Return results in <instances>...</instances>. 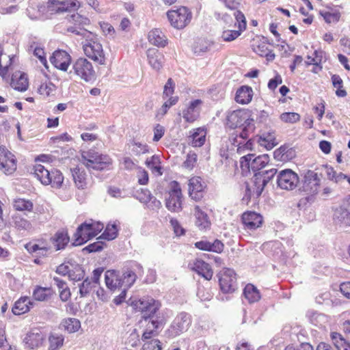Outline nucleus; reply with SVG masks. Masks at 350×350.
<instances>
[{"label": "nucleus", "instance_id": "16", "mask_svg": "<svg viewBox=\"0 0 350 350\" xmlns=\"http://www.w3.org/2000/svg\"><path fill=\"white\" fill-rule=\"evenodd\" d=\"M131 269H127L122 275H120V282L122 288L129 289L135 282L137 274L142 275L143 274L142 266L137 263L133 262Z\"/></svg>", "mask_w": 350, "mask_h": 350}, {"label": "nucleus", "instance_id": "5", "mask_svg": "<svg viewBox=\"0 0 350 350\" xmlns=\"http://www.w3.org/2000/svg\"><path fill=\"white\" fill-rule=\"evenodd\" d=\"M103 224L92 219L85 221L81 224L75 234V243L81 245L92 238L96 237L103 229Z\"/></svg>", "mask_w": 350, "mask_h": 350}, {"label": "nucleus", "instance_id": "28", "mask_svg": "<svg viewBox=\"0 0 350 350\" xmlns=\"http://www.w3.org/2000/svg\"><path fill=\"white\" fill-rule=\"evenodd\" d=\"M10 85L18 91L24 92L27 90L29 86L27 75L21 71H16L12 76Z\"/></svg>", "mask_w": 350, "mask_h": 350}, {"label": "nucleus", "instance_id": "6", "mask_svg": "<svg viewBox=\"0 0 350 350\" xmlns=\"http://www.w3.org/2000/svg\"><path fill=\"white\" fill-rule=\"evenodd\" d=\"M167 16L171 25L178 29H183L188 25L192 18L191 12L185 6L169 10L167 12Z\"/></svg>", "mask_w": 350, "mask_h": 350}, {"label": "nucleus", "instance_id": "50", "mask_svg": "<svg viewBox=\"0 0 350 350\" xmlns=\"http://www.w3.org/2000/svg\"><path fill=\"white\" fill-rule=\"evenodd\" d=\"M56 86L51 81L42 83L38 88V92L43 96L48 97L55 95Z\"/></svg>", "mask_w": 350, "mask_h": 350}, {"label": "nucleus", "instance_id": "61", "mask_svg": "<svg viewBox=\"0 0 350 350\" xmlns=\"http://www.w3.org/2000/svg\"><path fill=\"white\" fill-rule=\"evenodd\" d=\"M68 277L71 280L79 281L84 277V271L82 268L77 266L73 270H70Z\"/></svg>", "mask_w": 350, "mask_h": 350}, {"label": "nucleus", "instance_id": "55", "mask_svg": "<svg viewBox=\"0 0 350 350\" xmlns=\"http://www.w3.org/2000/svg\"><path fill=\"white\" fill-rule=\"evenodd\" d=\"M178 100V96H171L162 105L160 108L158 115H161L163 116L167 112V110L173 105H176Z\"/></svg>", "mask_w": 350, "mask_h": 350}, {"label": "nucleus", "instance_id": "9", "mask_svg": "<svg viewBox=\"0 0 350 350\" xmlns=\"http://www.w3.org/2000/svg\"><path fill=\"white\" fill-rule=\"evenodd\" d=\"M233 15L238 23V25H237V23H235L234 27H224L221 38L226 42H231L235 40L246 28V21L243 14L240 11H237L234 12Z\"/></svg>", "mask_w": 350, "mask_h": 350}, {"label": "nucleus", "instance_id": "34", "mask_svg": "<svg viewBox=\"0 0 350 350\" xmlns=\"http://www.w3.org/2000/svg\"><path fill=\"white\" fill-rule=\"evenodd\" d=\"M12 206L15 211L24 213L25 215L33 212V203L29 199L16 198L12 201Z\"/></svg>", "mask_w": 350, "mask_h": 350}, {"label": "nucleus", "instance_id": "51", "mask_svg": "<svg viewBox=\"0 0 350 350\" xmlns=\"http://www.w3.org/2000/svg\"><path fill=\"white\" fill-rule=\"evenodd\" d=\"M332 82L333 86L336 88V94L338 97H345L347 95V92L342 89L343 81L340 77L338 75H333L332 76Z\"/></svg>", "mask_w": 350, "mask_h": 350}, {"label": "nucleus", "instance_id": "29", "mask_svg": "<svg viewBox=\"0 0 350 350\" xmlns=\"http://www.w3.org/2000/svg\"><path fill=\"white\" fill-rule=\"evenodd\" d=\"M257 142L260 146L265 147L267 150L272 149L278 144L275 132L273 131L262 132L258 137Z\"/></svg>", "mask_w": 350, "mask_h": 350}, {"label": "nucleus", "instance_id": "58", "mask_svg": "<svg viewBox=\"0 0 350 350\" xmlns=\"http://www.w3.org/2000/svg\"><path fill=\"white\" fill-rule=\"evenodd\" d=\"M312 322L319 327H325L328 322V317L321 313H315L312 317Z\"/></svg>", "mask_w": 350, "mask_h": 350}, {"label": "nucleus", "instance_id": "48", "mask_svg": "<svg viewBox=\"0 0 350 350\" xmlns=\"http://www.w3.org/2000/svg\"><path fill=\"white\" fill-rule=\"evenodd\" d=\"M64 341V336L61 334L53 333L49 337V346L48 350H58L60 349Z\"/></svg>", "mask_w": 350, "mask_h": 350}, {"label": "nucleus", "instance_id": "40", "mask_svg": "<svg viewBox=\"0 0 350 350\" xmlns=\"http://www.w3.org/2000/svg\"><path fill=\"white\" fill-rule=\"evenodd\" d=\"M191 135L189 136L190 144L193 147H201L206 140V130L203 128H197L190 131Z\"/></svg>", "mask_w": 350, "mask_h": 350}, {"label": "nucleus", "instance_id": "44", "mask_svg": "<svg viewBox=\"0 0 350 350\" xmlns=\"http://www.w3.org/2000/svg\"><path fill=\"white\" fill-rule=\"evenodd\" d=\"M13 224L18 230L30 231L32 228V224L30 221L16 214L12 216Z\"/></svg>", "mask_w": 350, "mask_h": 350}, {"label": "nucleus", "instance_id": "26", "mask_svg": "<svg viewBox=\"0 0 350 350\" xmlns=\"http://www.w3.org/2000/svg\"><path fill=\"white\" fill-rule=\"evenodd\" d=\"M190 323L191 321L188 314L180 313L175 318L172 325V332L175 335H179L188 329Z\"/></svg>", "mask_w": 350, "mask_h": 350}, {"label": "nucleus", "instance_id": "1", "mask_svg": "<svg viewBox=\"0 0 350 350\" xmlns=\"http://www.w3.org/2000/svg\"><path fill=\"white\" fill-rule=\"evenodd\" d=\"M226 124L231 129H239L235 133L239 134L241 139H247L250 133L254 129V121L249 111L239 109L229 112L226 118Z\"/></svg>", "mask_w": 350, "mask_h": 350}, {"label": "nucleus", "instance_id": "10", "mask_svg": "<svg viewBox=\"0 0 350 350\" xmlns=\"http://www.w3.org/2000/svg\"><path fill=\"white\" fill-rule=\"evenodd\" d=\"M131 305L135 310L142 312L144 314L143 317H150L159 308L160 304L151 297H143L137 300L132 301Z\"/></svg>", "mask_w": 350, "mask_h": 350}, {"label": "nucleus", "instance_id": "3", "mask_svg": "<svg viewBox=\"0 0 350 350\" xmlns=\"http://www.w3.org/2000/svg\"><path fill=\"white\" fill-rule=\"evenodd\" d=\"M34 174L44 185H51L53 189H60L63 185L64 176L58 170H49L44 165L37 164L34 166Z\"/></svg>", "mask_w": 350, "mask_h": 350}, {"label": "nucleus", "instance_id": "60", "mask_svg": "<svg viewBox=\"0 0 350 350\" xmlns=\"http://www.w3.org/2000/svg\"><path fill=\"white\" fill-rule=\"evenodd\" d=\"M193 50L195 54L201 55L208 50V46L206 42L200 40L195 44Z\"/></svg>", "mask_w": 350, "mask_h": 350}, {"label": "nucleus", "instance_id": "12", "mask_svg": "<svg viewBox=\"0 0 350 350\" xmlns=\"http://www.w3.org/2000/svg\"><path fill=\"white\" fill-rule=\"evenodd\" d=\"M85 55L100 65L105 64V56L102 44L98 41H87L83 46Z\"/></svg>", "mask_w": 350, "mask_h": 350}, {"label": "nucleus", "instance_id": "32", "mask_svg": "<svg viewBox=\"0 0 350 350\" xmlns=\"http://www.w3.org/2000/svg\"><path fill=\"white\" fill-rule=\"evenodd\" d=\"M232 135H235L232 139V145L237 148V152L239 154H245L247 152L253 149V142L251 139L245 141L247 139L242 140L239 137V134L234 133Z\"/></svg>", "mask_w": 350, "mask_h": 350}, {"label": "nucleus", "instance_id": "46", "mask_svg": "<svg viewBox=\"0 0 350 350\" xmlns=\"http://www.w3.org/2000/svg\"><path fill=\"white\" fill-rule=\"evenodd\" d=\"M146 164L152 171V174L157 176H161L163 174L159 156L153 155L149 158H147Z\"/></svg>", "mask_w": 350, "mask_h": 350}, {"label": "nucleus", "instance_id": "42", "mask_svg": "<svg viewBox=\"0 0 350 350\" xmlns=\"http://www.w3.org/2000/svg\"><path fill=\"white\" fill-rule=\"evenodd\" d=\"M72 174L77 187L81 189H85L87 186V178L84 170L75 167L72 170Z\"/></svg>", "mask_w": 350, "mask_h": 350}, {"label": "nucleus", "instance_id": "54", "mask_svg": "<svg viewBox=\"0 0 350 350\" xmlns=\"http://www.w3.org/2000/svg\"><path fill=\"white\" fill-rule=\"evenodd\" d=\"M79 294L81 297H85L89 295L94 286V284L92 280L88 278L83 280V282L79 284Z\"/></svg>", "mask_w": 350, "mask_h": 350}, {"label": "nucleus", "instance_id": "49", "mask_svg": "<svg viewBox=\"0 0 350 350\" xmlns=\"http://www.w3.org/2000/svg\"><path fill=\"white\" fill-rule=\"evenodd\" d=\"M334 219L341 224L350 226V213L342 207L337 208L334 215Z\"/></svg>", "mask_w": 350, "mask_h": 350}, {"label": "nucleus", "instance_id": "15", "mask_svg": "<svg viewBox=\"0 0 350 350\" xmlns=\"http://www.w3.org/2000/svg\"><path fill=\"white\" fill-rule=\"evenodd\" d=\"M16 169L14 156L6 148L0 147V170L5 174H11Z\"/></svg>", "mask_w": 350, "mask_h": 350}, {"label": "nucleus", "instance_id": "43", "mask_svg": "<svg viewBox=\"0 0 350 350\" xmlns=\"http://www.w3.org/2000/svg\"><path fill=\"white\" fill-rule=\"evenodd\" d=\"M243 295L250 304L259 301L260 295L258 290L252 284H248L243 290Z\"/></svg>", "mask_w": 350, "mask_h": 350}, {"label": "nucleus", "instance_id": "7", "mask_svg": "<svg viewBox=\"0 0 350 350\" xmlns=\"http://www.w3.org/2000/svg\"><path fill=\"white\" fill-rule=\"evenodd\" d=\"M269 161L267 154H261L255 157L254 154H247L240 160V165L243 171L252 170L255 174L257 171L265 167Z\"/></svg>", "mask_w": 350, "mask_h": 350}, {"label": "nucleus", "instance_id": "31", "mask_svg": "<svg viewBox=\"0 0 350 350\" xmlns=\"http://www.w3.org/2000/svg\"><path fill=\"white\" fill-rule=\"evenodd\" d=\"M120 274L113 270H108L105 274L106 286L111 291H116L122 288Z\"/></svg>", "mask_w": 350, "mask_h": 350}, {"label": "nucleus", "instance_id": "35", "mask_svg": "<svg viewBox=\"0 0 350 350\" xmlns=\"http://www.w3.org/2000/svg\"><path fill=\"white\" fill-rule=\"evenodd\" d=\"M253 50L258 55L266 57L268 60H273L275 58V54L272 53L264 38L253 44Z\"/></svg>", "mask_w": 350, "mask_h": 350}, {"label": "nucleus", "instance_id": "53", "mask_svg": "<svg viewBox=\"0 0 350 350\" xmlns=\"http://www.w3.org/2000/svg\"><path fill=\"white\" fill-rule=\"evenodd\" d=\"M217 17L225 23L226 27H234L235 23H237V25H238V23L237 22L235 17L232 14V12L218 13Z\"/></svg>", "mask_w": 350, "mask_h": 350}, {"label": "nucleus", "instance_id": "52", "mask_svg": "<svg viewBox=\"0 0 350 350\" xmlns=\"http://www.w3.org/2000/svg\"><path fill=\"white\" fill-rule=\"evenodd\" d=\"M118 229L116 224H108L98 239H104L108 241L114 239L117 236Z\"/></svg>", "mask_w": 350, "mask_h": 350}, {"label": "nucleus", "instance_id": "27", "mask_svg": "<svg viewBox=\"0 0 350 350\" xmlns=\"http://www.w3.org/2000/svg\"><path fill=\"white\" fill-rule=\"evenodd\" d=\"M44 340V336L40 332H30L27 334L23 342L27 349H34L42 345Z\"/></svg>", "mask_w": 350, "mask_h": 350}, {"label": "nucleus", "instance_id": "2", "mask_svg": "<svg viewBox=\"0 0 350 350\" xmlns=\"http://www.w3.org/2000/svg\"><path fill=\"white\" fill-rule=\"evenodd\" d=\"M81 161L89 170H108L112 164V160L109 156L100 154L93 149L83 151L81 153Z\"/></svg>", "mask_w": 350, "mask_h": 350}, {"label": "nucleus", "instance_id": "47", "mask_svg": "<svg viewBox=\"0 0 350 350\" xmlns=\"http://www.w3.org/2000/svg\"><path fill=\"white\" fill-rule=\"evenodd\" d=\"M51 295V290L50 288L42 286H36L33 291V298L39 301L47 300Z\"/></svg>", "mask_w": 350, "mask_h": 350}, {"label": "nucleus", "instance_id": "33", "mask_svg": "<svg viewBox=\"0 0 350 350\" xmlns=\"http://www.w3.org/2000/svg\"><path fill=\"white\" fill-rule=\"evenodd\" d=\"M196 247L204 251H210L216 253H221L224 247V244L218 239L215 240L213 243L208 241H200L195 243Z\"/></svg>", "mask_w": 350, "mask_h": 350}, {"label": "nucleus", "instance_id": "13", "mask_svg": "<svg viewBox=\"0 0 350 350\" xmlns=\"http://www.w3.org/2000/svg\"><path fill=\"white\" fill-rule=\"evenodd\" d=\"M219 286L224 293H233L237 286L236 273L233 269H224L219 273Z\"/></svg>", "mask_w": 350, "mask_h": 350}, {"label": "nucleus", "instance_id": "25", "mask_svg": "<svg viewBox=\"0 0 350 350\" xmlns=\"http://www.w3.org/2000/svg\"><path fill=\"white\" fill-rule=\"evenodd\" d=\"M191 269L207 280H210L213 275L210 265L201 259H196L189 264Z\"/></svg>", "mask_w": 350, "mask_h": 350}, {"label": "nucleus", "instance_id": "19", "mask_svg": "<svg viewBox=\"0 0 350 350\" xmlns=\"http://www.w3.org/2000/svg\"><path fill=\"white\" fill-rule=\"evenodd\" d=\"M205 187L206 184L200 177H192L189 180V193L190 197L196 201L200 200L203 196Z\"/></svg>", "mask_w": 350, "mask_h": 350}, {"label": "nucleus", "instance_id": "20", "mask_svg": "<svg viewBox=\"0 0 350 350\" xmlns=\"http://www.w3.org/2000/svg\"><path fill=\"white\" fill-rule=\"evenodd\" d=\"M70 56L65 51H56L53 53V55L50 58L51 64L57 68L63 71H66L70 63Z\"/></svg>", "mask_w": 350, "mask_h": 350}, {"label": "nucleus", "instance_id": "8", "mask_svg": "<svg viewBox=\"0 0 350 350\" xmlns=\"http://www.w3.org/2000/svg\"><path fill=\"white\" fill-rule=\"evenodd\" d=\"M72 72L86 82L94 80L96 77L92 63L85 58H79L73 63L72 70H70V73Z\"/></svg>", "mask_w": 350, "mask_h": 350}, {"label": "nucleus", "instance_id": "36", "mask_svg": "<svg viewBox=\"0 0 350 350\" xmlns=\"http://www.w3.org/2000/svg\"><path fill=\"white\" fill-rule=\"evenodd\" d=\"M32 306L33 302L28 297H22L15 302L12 311L15 315H21L29 312Z\"/></svg>", "mask_w": 350, "mask_h": 350}, {"label": "nucleus", "instance_id": "11", "mask_svg": "<svg viewBox=\"0 0 350 350\" xmlns=\"http://www.w3.org/2000/svg\"><path fill=\"white\" fill-rule=\"evenodd\" d=\"M299 183L298 175L290 169L281 170L277 176L278 186L284 190L292 191Z\"/></svg>", "mask_w": 350, "mask_h": 350}, {"label": "nucleus", "instance_id": "30", "mask_svg": "<svg viewBox=\"0 0 350 350\" xmlns=\"http://www.w3.org/2000/svg\"><path fill=\"white\" fill-rule=\"evenodd\" d=\"M148 64L154 70H159L163 66L164 57L163 54L156 49H149L147 51Z\"/></svg>", "mask_w": 350, "mask_h": 350}, {"label": "nucleus", "instance_id": "23", "mask_svg": "<svg viewBox=\"0 0 350 350\" xmlns=\"http://www.w3.org/2000/svg\"><path fill=\"white\" fill-rule=\"evenodd\" d=\"M320 184V179L317 173L308 172L305 176V180L303 185L304 190L309 194H314L318 192Z\"/></svg>", "mask_w": 350, "mask_h": 350}, {"label": "nucleus", "instance_id": "4", "mask_svg": "<svg viewBox=\"0 0 350 350\" xmlns=\"http://www.w3.org/2000/svg\"><path fill=\"white\" fill-rule=\"evenodd\" d=\"M276 172V169L271 168L264 172L256 173L253 186L250 187L248 185H246V193L243 197V200H248L251 197L258 198L261 195L265 185Z\"/></svg>", "mask_w": 350, "mask_h": 350}, {"label": "nucleus", "instance_id": "62", "mask_svg": "<svg viewBox=\"0 0 350 350\" xmlns=\"http://www.w3.org/2000/svg\"><path fill=\"white\" fill-rule=\"evenodd\" d=\"M197 162V154L195 152H189L187 159L183 163V166L187 169H192Z\"/></svg>", "mask_w": 350, "mask_h": 350}, {"label": "nucleus", "instance_id": "22", "mask_svg": "<svg viewBox=\"0 0 350 350\" xmlns=\"http://www.w3.org/2000/svg\"><path fill=\"white\" fill-rule=\"evenodd\" d=\"M262 221V215L254 211H247L242 215L243 224L248 230H255L260 227Z\"/></svg>", "mask_w": 350, "mask_h": 350}, {"label": "nucleus", "instance_id": "18", "mask_svg": "<svg viewBox=\"0 0 350 350\" xmlns=\"http://www.w3.org/2000/svg\"><path fill=\"white\" fill-rule=\"evenodd\" d=\"M135 198L150 209L159 208L161 205L160 201L157 200L148 189L137 190L135 193Z\"/></svg>", "mask_w": 350, "mask_h": 350}, {"label": "nucleus", "instance_id": "38", "mask_svg": "<svg viewBox=\"0 0 350 350\" xmlns=\"http://www.w3.org/2000/svg\"><path fill=\"white\" fill-rule=\"evenodd\" d=\"M253 96V90L252 88L243 85L237 91L235 100L240 104L245 105L249 103Z\"/></svg>", "mask_w": 350, "mask_h": 350}, {"label": "nucleus", "instance_id": "24", "mask_svg": "<svg viewBox=\"0 0 350 350\" xmlns=\"http://www.w3.org/2000/svg\"><path fill=\"white\" fill-rule=\"evenodd\" d=\"M195 217L196 226L200 230H206L210 228L211 223L208 215L199 206L196 205L193 211Z\"/></svg>", "mask_w": 350, "mask_h": 350}, {"label": "nucleus", "instance_id": "56", "mask_svg": "<svg viewBox=\"0 0 350 350\" xmlns=\"http://www.w3.org/2000/svg\"><path fill=\"white\" fill-rule=\"evenodd\" d=\"M50 250L51 247L46 241H38L36 243H29L26 245V249L29 252H37L39 249Z\"/></svg>", "mask_w": 350, "mask_h": 350}, {"label": "nucleus", "instance_id": "14", "mask_svg": "<svg viewBox=\"0 0 350 350\" xmlns=\"http://www.w3.org/2000/svg\"><path fill=\"white\" fill-rule=\"evenodd\" d=\"M182 193L177 182L172 183V190L169 192V197L166 199V208L172 212H179L182 210Z\"/></svg>", "mask_w": 350, "mask_h": 350}, {"label": "nucleus", "instance_id": "39", "mask_svg": "<svg viewBox=\"0 0 350 350\" xmlns=\"http://www.w3.org/2000/svg\"><path fill=\"white\" fill-rule=\"evenodd\" d=\"M14 56L0 53V75L3 79H7L9 77V72L12 69V62Z\"/></svg>", "mask_w": 350, "mask_h": 350}, {"label": "nucleus", "instance_id": "45", "mask_svg": "<svg viewBox=\"0 0 350 350\" xmlns=\"http://www.w3.org/2000/svg\"><path fill=\"white\" fill-rule=\"evenodd\" d=\"M60 327L68 333H74L77 332L81 327L80 321L75 318H68L64 319L61 324Z\"/></svg>", "mask_w": 350, "mask_h": 350}, {"label": "nucleus", "instance_id": "37", "mask_svg": "<svg viewBox=\"0 0 350 350\" xmlns=\"http://www.w3.org/2000/svg\"><path fill=\"white\" fill-rule=\"evenodd\" d=\"M148 41L150 44L158 47H164L167 43L166 36L159 29H154L149 32Z\"/></svg>", "mask_w": 350, "mask_h": 350}, {"label": "nucleus", "instance_id": "63", "mask_svg": "<svg viewBox=\"0 0 350 350\" xmlns=\"http://www.w3.org/2000/svg\"><path fill=\"white\" fill-rule=\"evenodd\" d=\"M144 321L146 323V329H150L152 332L158 333L157 329L159 327L160 322L157 320H152L150 317H145Z\"/></svg>", "mask_w": 350, "mask_h": 350}, {"label": "nucleus", "instance_id": "17", "mask_svg": "<svg viewBox=\"0 0 350 350\" xmlns=\"http://www.w3.org/2000/svg\"><path fill=\"white\" fill-rule=\"evenodd\" d=\"M202 103L203 102L200 99H196L189 102L182 111L183 119L189 123L195 122L200 116Z\"/></svg>", "mask_w": 350, "mask_h": 350}, {"label": "nucleus", "instance_id": "57", "mask_svg": "<svg viewBox=\"0 0 350 350\" xmlns=\"http://www.w3.org/2000/svg\"><path fill=\"white\" fill-rule=\"evenodd\" d=\"M280 119L284 122L295 123L300 120V116L295 112H285L280 115Z\"/></svg>", "mask_w": 350, "mask_h": 350}, {"label": "nucleus", "instance_id": "41", "mask_svg": "<svg viewBox=\"0 0 350 350\" xmlns=\"http://www.w3.org/2000/svg\"><path fill=\"white\" fill-rule=\"evenodd\" d=\"M53 244L55 246L56 250L64 249L69 242V237L64 230L57 232L51 238Z\"/></svg>", "mask_w": 350, "mask_h": 350}, {"label": "nucleus", "instance_id": "64", "mask_svg": "<svg viewBox=\"0 0 350 350\" xmlns=\"http://www.w3.org/2000/svg\"><path fill=\"white\" fill-rule=\"evenodd\" d=\"M137 178L138 183L140 185H145L148 183V172L143 168L140 167H137Z\"/></svg>", "mask_w": 350, "mask_h": 350}, {"label": "nucleus", "instance_id": "59", "mask_svg": "<svg viewBox=\"0 0 350 350\" xmlns=\"http://www.w3.org/2000/svg\"><path fill=\"white\" fill-rule=\"evenodd\" d=\"M161 343L158 339L144 342L142 350H161Z\"/></svg>", "mask_w": 350, "mask_h": 350}, {"label": "nucleus", "instance_id": "21", "mask_svg": "<svg viewBox=\"0 0 350 350\" xmlns=\"http://www.w3.org/2000/svg\"><path fill=\"white\" fill-rule=\"evenodd\" d=\"M69 21L75 26H70L67 30L77 35L84 36L87 32L81 27L89 24L90 21L88 18L83 17L79 14H75L70 16Z\"/></svg>", "mask_w": 350, "mask_h": 350}]
</instances>
